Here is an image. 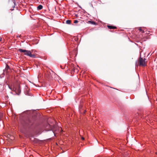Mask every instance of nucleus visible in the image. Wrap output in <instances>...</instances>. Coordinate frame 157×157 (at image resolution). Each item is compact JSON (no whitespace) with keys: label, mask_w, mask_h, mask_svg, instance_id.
<instances>
[{"label":"nucleus","mask_w":157,"mask_h":157,"mask_svg":"<svg viewBox=\"0 0 157 157\" xmlns=\"http://www.w3.org/2000/svg\"><path fill=\"white\" fill-rule=\"evenodd\" d=\"M83 111V113H84L86 112V110H83V109H80V112L81 113H82V112Z\"/></svg>","instance_id":"obj_8"},{"label":"nucleus","mask_w":157,"mask_h":157,"mask_svg":"<svg viewBox=\"0 0 157 157\" xmlns=\"http://www.w3.org/2000/svg\"><path fill=\"white\" fill-rule=\"evenodd\" d=\"M6 68H9V66H8V65H7L6 67Z\"/></svg>","instance_id":"obj_13"},{"label":"nucleus","mask_w":157,"mask_h":157,"mask_svg":"<svg viewBox=\"0 0 157 157\" xmlns=\"http://www.w3.org/2000/svg\"><path fill=\"white\" fill-rule=\"evenodd\" d=\"M33 112V111L30 110H27L26 111L24 112V113H26L27 114H30Z\"/></svg>","instance_id":"obj_5"},{"label":"nucleus","mask_w":157,"mask_h":157,"mask_svg":"<svg viewBox=\"0 0 157 157\" xmlns=\"http://www.w3.org/2000/svg\"><path fill=\"white\" fill-rule=\"evenodd\" d=\"M140 65L142 66H145L146 65V63L145 61V59H143L141 58H140L139 59Z\"/></svg>","instance_id":"obj_3"},{"label":"nucleus","mask_w":157,"mask_h":157,"mask_svg":"<svg viewBox=\"0 0 157 157\" xmlns=\"http://www.w3.org/2000/svg\"><path fill=\"white\" fill-rule=\"evenodd\" d=\"M81 139L83 140H84V138L83 137H81Z\"/></svg>","instance_id":"obj_12"},{"label":"nucleus","mask_w":157,"mask_h":157,"mask_svg":"<svg viewBox=\"0 0 157 157\" xmlns=\"http://www.w3.org/2000/svg\"><path fill=\"white\" fill-rule=\"evenodd\" d=\"M140 30L141 31V30L140 29Z\"/></svg>","instance_id":"obj_15"},{"label":"nucleus","mask_w":157,"mask_h":157,"mask_svg":"<svg viewBox=\"0 0 157 157\" xmlns=\"http://www.w3.org/2000/svg\"><path fill=\"white\" fill-rule=\"evenodd\" d=\"M2 38H0V41L2 40Z\"/></svg>","instance_id":"obj_14"},{"label":"nucleus","mask_w":157,"mask_h":157,"mask_svg":"<svg viewBox=\"0 0 157 157\" xmlns=\"http://www.w3.org/2000/svg\"><path fill=\"white\" fill-rule=\"evenodd\" d=\"M78 21L77 20H75L74 21V23H77L78 22Z\"/></svg>","instance_id":"obj_11"},{"label":"nucleus","mask_w":157,"mask_h":157,"mask_svg":"<svg viewBox=\"0 0 157 157\" xmlns=\"http://www.w3.org/2000/svg\"><path fill=\"white\" fill-rule=\"evenodd\" d=\"M22 123L23 124L25 125H31L32 123L31 122L30 118H23Z\"/></svg>","instance_id":"obj_2"},{"label":"nucleus","mask_w":157,"mask_h":157,"mask_svg":"<svg viewBox=\"0 0 157 157\" xmlns=\"http://www.w3.org/2000/svg\"><path fill=\"white\" fill-rule=\"evenodd\" d=\"M156 154L157 155V152H156Z\"/></svg>","instance_id":"obj_16"},{"label":"nucleus","mask_w":157,"mask_h":157,"mask_svg":"<svg viewBox=\"0 0 157 157\" xmlns=\"http://www.w3.org/2000/svg\"><path fill=\"white\" fill-rule=\"evenodd\" d=\"M66 23L68 24H70L71 23V21L70 20H67L66 21Z\"/></svg>","instance_id":"obj_10"},{"label":"nucleus","mask_w":157,"mask_h":157,"mask_svg":"<svg viewBox=\"0 0 157 157\" xmlns=\"http://www.w3.org/2000/svg\"><path fill=\"white\" fill-rule=\"evenodd\" d=\"M4 114L3 113H0V118H2L4 117Z\"/></svg>","instance_id":"obj_9"},{"label":"nucleus","mask_w":157,"mask_h":157,"mask_svg":"<svg viewBox=\"0 0 157 157\" xmlns=\"http://www.w3.org/2000/svg\"><path fill=\"white\" fill-rule=\"evenodd\" d=\"M19 51L20 52H24V55H25L33 58L35 57V55L34 54H32L31 51H30L23 50L21 49H19Z\"/></svg>","instance_id":"obj_1"},{"label":"nucleus","mask_w":157,"mask_h":157,"mask_svg":"<svg viewBox=\"0 0 157 157\" xmlns=\"http://www.w3.org/2000/svg\"><path fill=\"white\" fill-rule=\"evenodd\" d=\"M33 113L34 115H35V114H36V116H35V117H36L41 118V116H40L41 115L39 113H37L36 111L34 112Z\"/></svg>","instance_id":"obj_4"},{"label":"nucleus","mask_w":157,"mask_h":157,"mask_svg":"<svg viewBox=\"0 0 157 157\" xmlns=\"http://www.w3.org/2000/svg\"><path fill=\"white\" fill-rule=\"evenodd\" d=\"M43 8V6L42 5H40L37 7V9L39 10H41Z\"/></svg>","instance_id":"obj_7"},{"label":"nucleus","mask_w":157,"mask_h":157,"mask_svg":"<svg viewBox=\"0 0 157 157\" xmlns=\"http://www.w3.org/2000/svg\"><path fill=\"white\" fill-rule=\"evenodd\" d=\"M107 27L108 28H109L110 29H116V27L113 26H110V25H108Z\"/></svg>","instance_id":"obj_6"}]
</instances>
